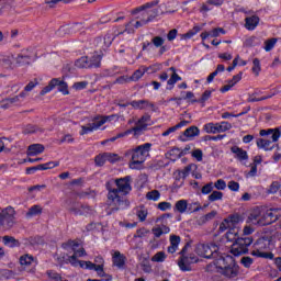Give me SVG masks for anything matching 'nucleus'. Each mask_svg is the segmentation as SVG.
I'll return each mask as SVG.
<instances>
[{
	"label": "nucleus",
	"mask_w": 281,
	"mask_h": 281,
	"mask_svg": "<svg viewBox=\"0 0 281 281\" xmlns=\"http://www.w3.org/2000/svg\"><path fill=\"white\" fill-rule=\"evenodd\" d=\"M183 135L188 139H194V137H199V135H201V131L196 126H190L183 132Z\"/></svg>",
	"instance_id": "33"
},
{
	"label": "nucleus",
	"mask_w": 281,
	"mask_h": 281,
	"mask_svg": "<svg viewBox=\"0 0 281 281\" xmlns=\"http://www.w3.org/2000/svg\"><path fill=\"white\" fill-rule=\"evenodd\" d=\"M276 221H278V215L269 212H252L248 216V223H251V225H271Z\"/></svg>",
	"instance_id": "5"
},
{
	"label": "nucleus",
	"mask_w": 281,
	"mask_h": 281,
	"mask_svg": "<svg viewBox=\"0 0 281 281\" xmlns=\"http://www.w3.org/2000/svg\"><path fill=\"white\" fill-rule=\"evenodd\" d=\"M191 157H193V159L198 160V161H203V150L201 149H194L191 153Z\"/></svg>",
	"instance_id": "54"
},
{
	"label": "nucleus",
	"mask_w": 281,
	"mask_h": 281,
	"mask_svg": "<svg viewBox=\"0 0 281 281\" xmlns=\"http://www.w3.org/2000/svg\"><path fill=\"white\" fill-rule=\"evenodd\" d=\"M88 86H89L88 81H79V82H75L72 88L76 89V91H82V89H87Z\"/></svg>",
	"instance_id": "53"
},
{
	"label": "nucleus",
	"mask_w": 281,
	"mask_h": 281,
	"mask_svg": "<svg viewBox=\"0 0 281 281\" xmlns=\"http://www.w3.org/2000/svg\"><path fill=\"white\" fill-rule=\"evenodd\" d=\"M213 267H215L217 273L229 280L236 278L239 273L238 265H236L234 257L229 255H221L220 258L213 261Z\"/></svg>",
	"instance_id": "3"
},
{
	"label": "nucleus",
	"mask_w": 281,
	"mask_h": 281,
	"mask_svg": "<svg viewBox=\"0 0 281 281\" xmlns=\"http://www.w3.org/2000/svg\"><path fill=\"white\" fill-rule=\"evenodd\" d=\"M244 45L246 47H257V45H260V38L258 36H250L246 38Z\"/></svg>",
	"instance_id": "38"
},
{
	"label": "nucleus",
	"mask_w": 281,
	"mask_h": 281,
	"mask_svg": "<svg viewBox=\"0 0 281 281\" xmlns=\"http://www.w3.org/2000/svg\"><path fill=\"white\" fill-rule=\"evenodd\" d=\"M149 234V231L146 229V228H139L137 232H136V235H134V238H144L146 236H148Z\"/></svg>",
	"instance_id": "61"
},
{
	"label": "nucleus",
	"mask_w": 281,
	"mask_h": 281,
	"mask_svg": "<svg viewBox=\"0 0 281 281\" xmlns=\"http://www.w3.org/2000/svg\"><path fill=\"white\" fill-rule=\"evenodd\" d=\"M258 148H261L262 150H273L276 148V143H273L269 138H258L256 142Z\"/></svg>",
	"instance_id": "26"
},
{
	"label": "nucleus",
	"mask_w": 281,
	"mask_h": 281,
	"mask_svg": "<svg viewBox=\"0 0 281 281\" xmlns=\"http://www.w3.org/2000/svg\"><path fill=\"white\" fill-rule=\"evenodd\" d=\"M277 43H278V38H276V37L267 40L265 42V46H263L265 52H271V49H273V47H276Z\"/></svg>",
	"instance_id": "44"
},
{
	"label": "nucleus",
	"mask_w": 281,
	"mask_h": 281,
	"mask_svg": "<svg viewBox=\"0 0 281 281\" xmlns=\"http://www.w3.org/2000/svg\"><path fill=\"white\" fill-rule=\"evenodd\" d=\"M168 256L165 251H158L151 257V262H165Z\"/></svg>",
	"instance_id": "43"
},
{
	"label": "nucleus",
	"mask_w": 281,
	"mask_h": 281,
	"mask_svg": "<svg viewBox=\"0 0 281 281\" xmlns=\"http://www.w3.org/2000/svg\"><path fill=\"white\" fill-rule=\"evenodd\" d=\"M205 207H207V205H201L198 202L194 203H188V200H179L176 202L173 210L176 212H186V210H193V212H201L203 210H205Z\"/></svg>",
	"instance_id": "11"
},
{
	"label": "nucleus",
	"mask_w": 281,
	"mask_h": 281,
	"mask_svg": "<svg viewBox=\"0 0 281 281\" xmlns=\"http://www.w3.org/2000/svg\"><path fill=\"white\" fill-rule=\"evenodd\" d=\"M57 166H60L58 161H49L46 164H42L36 166V170H50V168H57Z\"/></svg>",
	"instance_id": "39"
},
{
	"label": "nucleus",
	"mask_w": 281,
	"mask_h": 281,
	"mask_svg": "<svg viewBox=\"0 0 281 281\" xmlns=\"http://www.w3.org/2000/svg\"><path fill=\"white\" fill-rule=\"evenodd\" d=\"M58 85V79H52L48 83V86H46L41 92L40 95H45L47 93H49V91H53V89Z\"/></svg>",
	"instance_id": "40"
},
{
	"label": "nucleus",
	"mask_w": 281,
	"mask_h": 281,
	"mask_svg": "<svg viewBox=\"0 0 281 281\" xmlns=\"http://www.w3.org/2000/svg\"><path fill=\"white\" fill-rule=\"evenodd\" d=\"M140 20L138 21H130V25H134V30H138V27H142L144 25H147L148 22H145L146 21V18L145 16H142V13H139V16H138Z\"/></svg>",
	"instance_id": "42"
},
{
	"label": "nucleus",
	"mask_w": 281,
	"mask_h": 281,
	"mask_svg": "<svg viewBox=\"0 0 281 281\" xmlns=\"http://www.w3.org/2000/svg\"><path fill=\"white\" fill-rule=\"evenodd\" d=\"M181 243V237L177 235L170 236V246L168 247L169 254H175L179 249V244Z\"/></svg>",
	"instance_id": "32"
},
{
	"label": "nucleus",
	"mask_w": 281,
	"mask_h": 281,
	"mask_svg": "<svg viewBox=\"0 0 281 281\" xmlns=\"http://www.w3.org/2000/svg\"><path fill=\"white\" fill-rule=\"evenodd\" d=\"M2 243L3 245H5V247L11 248L19 247V245H21V243H19V239L8 235L2 237Z\"/></svg>",
	"instance_id": "35"
},
{
	"label": "nucleus",
	"mask_w": 281,
	"mask_h": 281,
	"mask_svg": "<svg viewBox=\"0 0 281 281\" xmlns=\"http://www.w3.org/2000/svg\"><path fill=\"white\" fill-rule=\"evenodd\" d=\"M14 64V55L0 56V67H3V69H12V65Z\"/></svg>",
	"instance_id": "28"
},
{
	"label": "nucleus",
	"mask_w": 281,
	"mask_h": 281,
	"mask_svg": "<svg viewBox=\"0 0 281 281\" xmlns=\"http://www.w3.org/2000/svg\"><path fill=\"white\" fill-rule=\"evenodd\" d=\"M151 125H153V121L150 120V115L145 114L138 120L137 125L135 127L117 134L116 136L110 138V142H115L116 139L126 137L133 133L134 135H139V133L144 131V128Z\"/></svg>",
	"instance_id": "4"
},
{
	"label": "nucleus",
	"mask_w": 281,
	"mask_h": 281,
	"mask_svg": "<svg viewBox=\"0 0 281 281\" xmlns=\"http://www.w3.org/2000/svg\"><path fill=\"white\" fill-rule=\"evenodd\" d=\"M231 153H233L234 157L239 161L240 164H247L249 161V154H247V150L238 147V146H233L231 148Z\"/></svg>",
	"instance_id": "17"
},
{
	"label": "nucleus",
	"mask_w": 281,
	"mask_h": 281,
	"mask_svg": "<svg viewBox=\"0 0 281 281\" xmlns=\"http://www.w3.org/2000/svg\"><path fill=\"white\" fill-rule=\"evenodd\" d=\"M155 5H159V0L147 2L136 9V12L145 18L144 23H150V21H154L159 15V9L155 8Z\"/></svg>",
	"instance_id": "6"
},
{
	"label": "nucleus",
	"mask_w": 281,
	"mask_h": 281,
	"mask_svg": "<svg viewBox=\"0 0 281 281\" xmlns=\"http://www.w3.org/2000/svg\"><path fill=\"white\" fill-rule=\"evenodd\" d=\"M88 63L91 65L89 69L98 68L100 67L102 63V56L98 53H93L92 55H88Z\"/></svg>",
	"instance_id": "29"
},
{
	"label": "nucleus",
	"mask_w": 281,
	"mask_h": 281,
	"mask_svg": "<svg viewBox=\"0 0 281 281\" xmlns=\"http://www.w3.org/2000/svg\"><path fill=\"white\" fill-rule=\"evenodd\" d=\"M94 161L97 166H104V162L106 161V154L97 156Z\"/></svg>",
	"instance_id": "62"
},
{
	"label": "nucleus",
	"mask_w": 281,
	"mask_h": 281,
	"mask_svg": "<svg viewBox=\"0 0 281 281\" xmlns=\"http://www.w3.org/2000/svg\"><path fill=\"white\" fill-rule=\"evenodd\" d=\"M14 225V214L9 212L0 213V227H12Z\"/></svg>",
	"instance_id": "22"
},
{
	"label": "nucleus",
	"mask_w": 281,
	"mask_h": 281,
	"mask_svg": "<svg viewBox=\"0 0 281 281\" xmlns=\"http://www.w3.org/2000/svg\"><path fill=\"white\" fill-rule=\"evenodd\" d=\"M42 153H45V146L42 144L30 145L26 150L27 157H36V155H42Z\"/></svg>",
	"instance_id": "25"
},
{
	"label": "nucleus",
	"mask_w": 281,
	"mask_h": 281,
	"mask_svg": "<svg viewBox=\"0 0 281 281\" xmlns=\"http://www.w3.org/2000/svg\"><path fill=\"white\" fill-rule=\"evenodd\" d=\"M223 200V192L221 191H213L209 195V201L214 202V201H222Z\"/></svg>",
	"instance_id": "51"
},
{
	"label": "nucleus",
	"mask_w": 281,
	"mask_h": 281,
	"mask_svg": "<svg viewBox=\"0 0 281 281\" xmlns=\"http://www.w3.org/2000/svg\"><path fill=\"white\" fill-rule=\"evenodd\" d=\"M195 254L201 258H214V260L221 258L218 247L215 244H199L195 247Z\"/></svg>",
	"instance_id": "8"
},
{
	"label": "nucleus",
	"mask_w": 281,
	"mask_h": 281,
	"mask_svg": "<svg viewBox=\"0 0 281 281\" xmlns=\"http://www.w3.org/2000/svg\"><path fill=\"white\" fill-rule=\"evenodd\" d=\"M20 265L23 267V269H34L36 267L37 262L36 259L32 255H22L20 257Z\"/></svg>",
	"instance_id": "21"
},
{
	"label": "nucleus",
	"mask_w": 281,
	"mask_h": 281,
	"mask_svg": "<svg viewBox=\"0 0 281 281\" xmlns=\"http://www.w3.org/2000/svg\"><path fill=\"white\" fill-rule=\"evenodd\" d=\"M227 188L228 190H231L232 192H238V190H240V183L232 180L227 183Z\"/></svg>",
	"instance_id": "52"
},
{
	"label": "nucleus",
	"mask_w": 281,
	"mask_h": 281,
	"mask_svg": "<svg viewBox=\"0 0 281 281\" xmlns=\"http://www.w3.org/2000/svg\"><path fill=\"white\" fill-rule=\"evenodd\" d=\"M232 123L227 121H222L220 123H206L203 125V131L211 135H216V133H225L231 131Z\"/></svg>",
	"instance_id": "10"
},
{
	"label": "nucleus",
	"mask_w": 281,
	"mask_h": 281,
	"mask_svg": "<svg viewBox=\"0 0 281 281\" xmlns=\"http://www.w3.org/2000/svg\"><path fill=\"white\" fill-rule=\"evenodd\" d=\"M200 32H201V26L195 25V26H193L192 30H190L189 32L183 34L182 38H184V40L192 38V36H196V34H199Z\"/></svg>",
	"instance_id": "45"
},
{
	"label": "nucleus",
	"mask_w": 281,
	"mask_h": 281,
	"mask_svg": "<svg viewBox=\"0 0 281 281\" xmlns=\"http://www.w3.org/2000/svg\"><path fill=\"white\" fill-rule=\"evenodd\" d=\"M150 148H153V144L145 143L135 148L128 149L126 151V157H131L128 168H131V170H140L146 162V159L150 157Z\"/></svg>",
	"instance_id": "2"
},
{
	"label": "nucleus",
	"mask_w": 281,
	"mask_h": 281,
	"mask_svg": "<svg viewBox=\"0 0 281 281\" xmlns=\"http://www.w3.org/2000/svg\"><path fill=\"white\" fill-rule=\"evenodd\" d=\"M214 188H216V190H225V188H227V182H225V180H223V179H218L214 183Z\"/></svg>",
	"instance_id": "59"
},
{
	"label": "nucleus",
	"mask_w": 281,
	"mask_h": 281,
	"mask_svg": "<svg viewBox=\"0 0 281 281\" xmlns=\"http://www.w3.org/2000/svg\"><path fill=\"white\" fill-rule=\"evenodd\" d=\"M108 199L109 201H112V203H115L116 205H119V207H122L127 203L120 199V191L117 189L110 190L108 193Z\"/></svg>",
	"instance_id": "24"
},
{
	"label": "nucleus",
	"mask_w": 281,
	"mask_h": 281,
	"mask_svg": "<svg viewBox=\"0 0 281 281\" xmlns=\"http://www.w3.org/2000/svg\"><path fill=\"white\" fill-rule=\"evenodd\" d=\"M106 161H110L111 164H115V161H120V156L116 154H105Z\"/></svg>",
	"instance_id": "63"
},
{
	"label": "nucleus",
	"mask_w": 281,
	"mask_h": 281,
	"mask_svg": "<svg viewBox=\"0 0 281 281\" xmlns=\"http://www.w3.org/2000/svg\"><path fill=\"white\" fill-rule=\"evenodd\" d=\"M153 45H155L156 47H161L164 45V43H166V40H164V37L161 36H155L151 40Z\"/></svg>",
	"instance_id": "57"
},
{
	"label": "nucleus",
	"mask_w": 281,
	"mask_h": 281,
	"mask_svg": "<svg viewBox=\"0 0 281 281\" xmlns=\"http://www.w3.org/2000/svg\"><path fill=\"white\" fill-rule=\"evenodd\" d=\"M80 244L78 241H68L64 245V249H71L74 255L68 257V262L71 267H80V269H89L90 271H97L99 278H104L106 273L104 272V265H95L91 261H82L78 260V258H82V256H87V251L85 248H79ZM79 248V249H78Z\"/></svg>",
	"instance_id": "1"
},
{
	"label": "nucleus",
	"mask_w": 281,
	"mask_h": 281,
	"mask_svg": "<svg viewBox=\"0 0 281 281\" xmlns=\"http://www.w3.org/2000/svg\"><path fill=\"white\" fill-rule=\"evenodd\" d=\"M260 71H262V68H261V66H260V59L255 58V59L252 60V74H254L255 76H260Z\"/></svg>",
	"instance_id": "47"
},
{
	"label": "nucleus",
	"mask_w": 281,
	"mask_h": 281,
	"mask_svg": "<svg viewBox=\"0 0 281 281\" xmlns=\"http://www.w3.org/2000/svg\"><path fill=\"white\" fill-rule=\"evenodd\" d=\"M254 245L257 246L258 249L269 251V249L276 245V236L266 235L259 238Z\"/></svg>",
	"instance_id": "15"
},
{
	"label": "nucleus",
	"mask_w": 281,
	"mask_h": 281,
	"mask_svg": "<svg viewBox=\"0 0 281 281\" xmlns=\"http://www.w3.org/2000/svg\"><path fill=\"white\" fill-rule=\"evenodd\" d=\"M213 190H214V183L210 182L202 188L201 192L202 194H210Z\"/></svg>",
	"instance_id": "60"
},
{
	"label": "nucleus",
	"mask_w": 281,
	"mask_h": 281,
	"mask_svg": "<svg viewBox=\"0 0 281 281\" xmlns=\"http://www.w3.org/2000/svg\"><path fill=\"white\" fill-rule=\"evenodd\" d=\"M243 80V72H239L237 75H235L231 80H228L227 82L229 85H232L233 87H236V85H238V81Z\"/></svg>",
	"instance_id": "56"
},
{
	"label": "nucleus",
	"mask_w": 281,
	"mask_h": 281,
	"mask_svg": "<svg viewBox=\"0 0 281 281\" xmlns=\"http://www.w3.org/2000/svg\"><path fill=\"white\" fill-rule=\"evenodd\" d=\"M241 265H244L246 269H249V267L254 265V259H251V257H243Z\"/></svg>",
	"instance_id": "64"
},
{
	"label": "nucleus",
	"mask_w": 281,
	"mask_h": 281,
	"mask_svg": "<svg viewBox=\"0 0 281 281\" xmlns=\"http://www.w3.org/2000/svg\"><path fill=\"white\" fill-rule=\"evenodd\" d=\"M251 256L255 258H263L266 260H273V252H269L262 248H258L256 245L252 246Z\"/></svg>",
	"instance_id": "20"
},
{
	"label": "nucleus",
	"mask_w": 281,
	"mask_h": 281,
	"mask_svg": "<svg viewBox=\"0 0 281 281\" xmlns=\"http://www.w3.org/2000/svg\"><path fill=\"white\" fill-rule=\"evenodd\" d=\"M75 67H77V69H89L91 67V64L89 63V57L83 56L78 58L75 61Z\"/></svg>",
	"instance_id": "34"
},
{
	"label": "nucleus",
	"mask_w": 281,
	"mask_h": 281,
	"mask_svg": "<svg viewBox=\"0 0 281 281\" xmlns=\"http://www.w3.org/2000/svg\"><path fill=\"white\" fill-rule=\"evenodd\" d=\"M158 210H160V212L172 210V204L170 202H160L158 203Z\"/></svg>",
	"instance_id": "55"
},
{
	"label": "nucleus",
	"mask_w": 281,
	"mask_h": 281,
	"mask_svg": "<svg viewBox=\"0 0 281 281\" xmlns=\"http://www.w3.org/2000/svg\"><path fill=\"white\" fill-rule=\"evenodd\" d=\"M181 93L184 94V97H182V100H191L192 103L198 102L196 99H194V92L187 91V92H181Z\"/></svg>",
	"instance_id": "58"
},
{
	"label": "nucleus",
	"mask_w": 281,
	"mask_h": 281,
	"mask_svg": "<svg viewBox=\"0 0 281 281\" xmlns=\"http://www.w3.org/2000/svg\"><path fill=\"white\" fill-rule=\"evenodd\" d=\"M113 120V116H97L91 120V122L87 125H81V130L79 135H89V133H93L94 131H100L104 124Z\"/></svg>",
	"instance_id": "7"
},
{
	"label": "nucleus",
	"mask_w": 281,
	"mask_h": 281,
	"mask_svg": "<svg viewBox=\"0 0 281 281\" xmlns=\"http://www.w3.org/2000/svg\"><path fill=\"white\" fill-rule=\"evenodd\" d=\"M133 179L131 178V176H126L124 178H120L115 180L116 183V190L119 192H122L123 194H128V192H131V190H133V187H131Z\"/></svg>",
	"instance_id": "13"
},
{
	"label": "nucleus",
	"mask_w": 281,
	"mask_h": 281,
	"mask_svg": "<svg viewBox=\"0 0 281 281\" xmlns=\"http://www.w3.org/2000/svg\"><path fill=\"white\" fill-rule=\"evenodd\" d=\"M215 216H216V213L200 214L196 217V223L198 225H205L207 221H212V218H214Z\"/></svg>",
	"instance_id": "37"
},
{
	"label": "nucleus",
	"mask_w": 281,
	"mask_h": 281,
	"mask_svg": "<svg viewBox=\"0 0 281 281\" xmlns=\"http://www.w3.org/2000/svg\"><path fill=\"white\" fill-rule=\"evenodd\" d=\"M56 87H58V91H60V93H63V95H69V89L65 81H60L58 79V83L56 85Z\"/></svg>",
	"instance_id": "49"
},
{
	"label": "nucleus",
	"mask_w": 281,
	"mask_h": 281,
	"mask_svg": "<svg viewBox=\"0 0 281 281\" xmlns=\"http://www.w3.org/2000/svg\"><path fill=\"white\" fill-rule=\"evenodd\" d=\"M195 262H199V257L190 255L188 257H181L178 261V267L181 269V271H192V265H195Z\"/></svg>",
	"instance_id": "14"
},
{
	"label": "nucleus",
	"mask_w": 281,
	"mask_h": 281,
	"mask_svg": "<svg viewBox=\"0 0 281 281\" xmlns=\"http://www.w3.org/2000/svg\"><path fill=\"white\" fill-rule=\"evenodd\" d=\"M254 243L251 237H245L237 239L231 247V254L233 256H243V254H247L249 251V245Z\"/></svg>",
	"instance_id": "9"
},
{
	"label": "nucleus",
	"mask_w": 281,
	"mask_h": 281,
	"mask_svg": "<svg viewBox=\"0 0 281 281\" xmlns=\"http://www.w3.org/2000/svg\"><path fill=\"white\" fill-rule=\"evenodd\" d=\"M193 168H196V165H188L182 170H177L173 173L176 181H181V183H183V181L190 177V172H192Z\"/></svg>",
	"instance_id": "18"
},
{
	"label": "nucleus",
	"mask_w": 281,
	"mask_h": 281,
	"mask_svg": "<svg viewBox=\"0 0 281 281\" xmlns=\"http://www.w3.org/2000/svg\"><path fill=\"white\" fill-rule=\"evenodd\" d=\"M260 23V18L258 15L248 16L245 19V27L250 32H254L258 24Z\"/></svg>",
	"instance_id": "27"
},
{
	"label": "nucleus",
	"mask_w": 281,
	"mask_h": 281,
	"mask_svg": "<svg viewBox=\"0 0 281 281\" xmlns=\"http://www.w3.org/2000/svg\"><path fill=\"white\" fill-rule=\"evenodd\" d=\"M211 38H218V36H221V34L225 35L227 34L226 31H224L223 27H215L213 29L211 32H209Z\"/></svg>",
	"instance_id": "48"
},
{
	"label": "nucleus",
	"mask_w": 281,
	"mask_h": 281,
	"mask_svg": "<svg viewBox=\"0 0 281 281\" xmlns=\"http://www.w3.org/2000/svg\"><path fill=\"white\" fill-rule=\"evenodd\" d=\"M146 199L148 201H159V199H161V193H159L158 190H153L147 192L146 194Z\"/></svg>",
	"instance_id": "46"
},
{
	"label": "nucleus",
	"mask_w": 281,
	"mask_h": 281,
	"mask_svg": "<svg viewBox=\"0 0 281 281\" xmlns=\"http://www.w3.org/2000/svg\"><path fill=\"white\" fill-rule=\"evenodd\" d=\"M144 74H146V68H139L130 77V80L137 81L143 78Z\"/></svg>",
	"instance_id": "50"
},
{
	"label": "nucleus",
	"mask_w": 281,
	"mask_h": 281,
	"mask_svg": "<svg viewBox=\"0 0 281 281\" xmlns=\"http://www.w3.org/2000/svg\"><path fill=\"white\" fill-rule=\"evenodd\" d=\"M130 106H133V109H136L138 111H146L148 109H155V104H153L148 100H134L130 102Z\"/></svg>",
	"instance_id": "19"
},
{
	"label": "nucleus",
	"mask_w": 281,
	"mask_h": 281,
	"mask_svg": "<svg viewBox=\"0 0 281 281\" xmlns=\"http://www.w3.org/2000/svg\"><path fill=\"white\" fill-rule=\"evenodd\" d=\"M31 57L25 53H20L14 57V63L16 65H30Z\"/></svg>",
	"instance_id": "36"
},
{
	"label": "nucleus",
	"mask_w": 281,
	"mask_h": 281,
	"mask_svg": "<svg viewBox=\"0 0 281 281\" xmlns=\"http://www.w3.org/2000/svg\"><path fill=\"white\" fill-rule=\"evenodd\" d=\"M151 232L156 238H161L164 234H170V227L166 225H157L151 229Z\"/></svg>",
	"instance_id": "31"
},
{
	"label": "nucleus",
	"mask_w": 281,
	"mask_h": 281,
	"mask_svg": "<svg viewBox=\"0 0 281 281\" xmlns=\"http://www.w3.org/2000/svg\"><path fill=\"white\" fill-rule=\"evenodd\" d=\"M281 183L280 181H273L267 189V194H278L280 191Z\"/></svg>",
	"instance_id": "41"
},
{
	"label": "nucleus",
	"mask_w": 281,
	"mask_h": 281,
	"mask_svg": "<svg viewBox=\"0 0 281 281\" xmlns=\"http://www.w3.org/2000/svg\"><path fill=\"white\" fill-rule=\"evenodd\" d=\"M259 135L266 139H270L273 144L281 137L280 128L261 130Z\"/></svg>",
	"instance_id": "16"
},
{
	"label": "nucleus",
	"mask_w": 281,
	"mask_h": 281,
	"mask_svg": "<svg viewBox=\"0 0 281 281\" xmlns=\"http://www.w3.org/2000/svg\"><path fill=\"white\" fill-rule=\"evenodd\" d=\"M239 223H243V217L238 214H234V215L225 218L220 224V232H225L227 229H236L238 227Z\"/></svg>",
	"instance_id": "12"
},
{
	"label": "nucleus",
	"mask_w": 281,
	"mask_h": 281,
	"mask_svg": "<svg viewBox=\"0 0 281 281\" xmlns=\"http://www.w3.org/2000/svg\"><path fill=\"white\" fill-rule=\"evenodd\" d=\"M112 262L117 269H124V266L126 265V256L116 250L112 256Z\"/></svg>",
	"instance_id": "23"
},
{
	"label": "nucleus",
	"mask_w": 281,
	"mask_h": 281,
	"mask_svg": "<svg viewBox=\"0 0 281 281\" xmlns=\"http://www.w3.org/2000/svg\"><path fill=\"white\" fill-rule=\"evenodd\" d=\"M167 71H172L169 80L167 81L168 87H171V89L175 88V85H177V82L181 81V76H179V74H177V69L175 67H170Z\"/></svg>",
	"instance_id": "30"
}]
</instances>
